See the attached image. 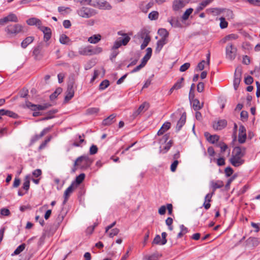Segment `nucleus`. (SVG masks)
Returning <instances> with one entry per match:
<instances>
[{"mask_svg":"<svg viewBox=\"0 0 260 260\" xmlns=\"http://www.w3.org/2000/svg\"><path fill=\"white\" fill-rule=\"evenodd\" d=\"M30 186V181H29V176L27 175L25 176L24 178V181L23 183L22 188L26 191V192H27L28 189H29Z\"/></svg>","mask_w":260,"mask_h":260,"instance_id":"nucleus-39","label":"nucleus"},{"mask_svg":"<svg viewBox=\"0 0 260 260\" xmlns=\"http://www.w3.org/2000/svg\"><path fill=\"white\" fill-rule=\"evenodd\" d=\"M49 45V43H45L41 42L34 47L32 52L34 58L36 60H40L42 58L44 54V48L48 47Z\"/></svg>","mask_w":260,"mask_h":260,"instance_id":"nucleus-1","label":"nucleus"},{"mask_svg":"<svg viewBox=\"0 0 260 260\" xmlns=\"http://www.w3.org/2000/svg\"><path fill=\"white\" fill-rule=\"evenodd\" d=\"M205 63V61L204 60H202L201 62H200L198 66H197V68L196 70L197 71H202L204 70L205 68L204 64Z\"/></svg>","mask_w":260,"mask_h":260,"instance_id":"nucleus-60","label":"nucleus"},{"mask_svg":"<svg viewBox=\"0 0 260 260\" xmlns=\"http://www.w3.org/2000/svg\"><path fill=\"white\" fill-rule=\"evenodd\" d=\"M193 9L192 8H189L187 9L185 12L182 15L181 18L183 20H186L188 19L190 15L193 12Z\"/></svg>","mask_w":260,"mask_h":260,"instance_id":"nucleus-45","label":"nucleus"},{"mask_svg":"<svg viewBox=\"0 0 260 260\" xmlns=\"http://www.w3.org/2000/svg\"><path fill=\"white\" fill-rule=\"evenodd\" d=\"M162 238H161L160 236L159 235H156L154 239H153V241H152V244H156V245H163L164 244H162Z\"/></svg>","mask_w":260,"mask_h":260,"instance_id":"nucleus-47","label":"nucleus"},{"mask_svg":"<svg viewBox=\"0 0 260 260\" xmlns=\"http://www.w3.org/2000/svg\"><path fill=\"white\" fill-rule=\"evenodd\" d=\"M1 115H7L10 117L17 119L18 118V115L17 114L13 112V111L5 110V109H1Z\"/></svg>","mask_w":260,"mask_h":260,"instance_id":"nucleus-27","label":"nucleus"},{"mask_svg":"<svg viewBox=\"0 0 260 260\" xmlns=\"http://www.w3.org/2000/svg\"><path fill=\"white\" fill-rule=\"evenodd\" d=\"M81 157H82L81 162H83V164L80 166V169L84 170L89 168L93 162V160L87 155H82Z\"/></svg>","mask_w":260,"mask_h":260,"instance_id":"nucleus-10","label":"nucleus"},{"mask_svg":"<svg viewBox=\"0 0 260 260\" xmlns=\"http://www.w3.org/2000/svg\"><path fill=\"white\" fill-rule=\"evenodd\" d=\"M26 23L29 25H36L39 29V27L42 26L41 21L35 17L30 18L26 20Z\"/></svg>","mask_w":260,"mask_h":260,"instance_id":"nucleus-19","label":"nucleus"},{"mask_svg":"<svg viewBox=\"0 0 260 260\" xmlns=\"http://www.w3.org/2000/svg\"><path fill=\"white\" fill-rule=\"evenodd\" d=\"M100 111L98 108H90L87 109L86 113L88 115H92L98 113Z\"/></svg>","mask_w":260,"mask_h":260,"instance_id":"nucleus-52","label":"nucleus"},{"mask_svg":"<svg viewBox=\"0 0 260 260\" xmlns=\"http://www.w3.org/2000/svg\"><path fill=\"white\" fill-rule=\"evenodd\" d=\"M236 175H234L228 180V181L225 185V188L226 190H228L230 188L231 183L236 178Z\"/></svg>","mask_w":260,"mask_h":260,"instance_id":"nucleus-56","label":"nucleus"},{"mask_svg":"<svg viewBox=\"0 0 260 260\" xmlns=\"http://www.w3.org/2000/svg\"><path fill=\"white\" fill-rule=\"evenodd\" d=\"M94 11V10L92 9L83 7L78 10L77 13L80 16L83 18H88L95 14Z\"/></svg>","mask_w":260,"mask_h":260,"instance_id":"nucleus-4","label":"nucleus"},{"mask_svg":"<svg viewBox=\"0 0 260 260\" xmlns=\"http://www.w3.org/2000/svg\"><path fill=\"white\" fill-rule=\"evenodd\" d=\"M237 49L232 44L229 43L225 48L226 57L230 60L235 59L237 55Z\"/></svg>","mask_w":260,"mask_h":260,"instance_id":"nucleus-3","label":"nucleus"},{"mask_svg":"<svg viewBox=\"0 0 260 260\" xmlns=\"http://www.w3.org/2000/svg\"><path fill=\"white\" fill-rule=\"evenodd\" d=\"M220 20V24L219 26L221 29L225 28L228 26V22L225 20V19L221 17L219 18Z\"/></svg>","mask_w":260,"mask_h":260,"instance_id":"nucleus-48","label":"nucleus"},{"mask_svg":"<svg viewBox=\"0 0 260 260\" xmlns=\"http://www.w3.org/2000/svg\"><path fill=\"white\" fill-rule=\"evenodd\" d=\"M34 37L32 36H29L26 37L24 40L22 41L21 43V46L23 48H26L27 46L31 43L34 41Z\"/></svg>","mask_w":260,"mask_h":260,"instance_id":"nucleus-29","label":"nucleus"},{"mask_svg":"<svg viewBox=\"0 0 260 260\" xmlns=\"http://www.w3.org/2000/svg\"><path fill=\"white\" fill-rule=\"evenodd\" d=\"M116 116V114H112L109 116L105 118L102 121V124L104 126L110 125L115 121V118Z\"/></svg>","mask_w":260,"mask_h":260,"instance_id":"nucleus-20","label":"nucleus"},{"mask_svg":"<svg viewBox=\"0 0 260 260\" xmlns=\"http://www.w3.org/2000/svg\"><path fill=\"white\" fill-rule=\"evenodd\" d=\"M158 12L155 11L150 12L148 15V18L150 20H156L158 17Z\"/></svg>","mask_w":260,"mask_h":260,"instance_id":"nucleus-49","label":"nucleus"},{"mask_svg":"<svg viewBox=\"0 0 260 260\" xmlns=\"http://www.w3.org/2000/svg\"><path fill=\"white\" fill-rule=\"evenodd\" d=\"M74 95V90L73 87H69L67 88V90L66 91V95L64 97V102H68L70 101Z\"/></svg>","mask_w":260,"mask_h":260,"instance_id":"nucleus-26","label":"nucleus"},{"mask_svg":"<svg viewBox=\"0 0 260 260\" xmlns=\"http://www.w3.org/2000/svg\"><path fill=\"white\" fill-rule=\"evenodd\" d=\"M190 64L189 63L186 62V63H184L183 64H182L180 67L179 70L181 72H185L190 67Z\"/></svg>","mask_w":260,"mask_h":260,"instance_id":"nucleus-59","label":"nucleus"},{"mask_svg":"<svg viewBox=\"0 0 260 260\" xmlns=\"http://www.w3.org/2000/svg\"><path fill=\"white\" fill-rule=\"evenodd\" d=\"M168 22L170 23L172 26L174 27H181L182 24L179 20L178 18L175 17H172L170 19H168Z\"/></svg>","mask_w":260,"mask_h":260,"instance_id":"nucleus-24","label":"nucleus"},{"mask_svg":"<svg viewBox=\"0 0 260 260\" xmlns=\"http://www.w3.org/2000/svg\"><path fill=\"white\" fill-rule=\"evenodd\" d=\"M173 144V141L172 140H170L166 145V146L164 147L162 149H161V147H160L159 152L160 153H166L171 147Z\"/></svg>","mask_w":260,"mask_h":260,"instance_id":"nucleus-41","label":"nucleus"},{"mask_svg":"<svg viewBox=\"0 0 260 260\" xmlns=\"http://www.w3.org/2000/svg\"><path fill=\"white\" fill-rule=\"evenodd\" d=\"M101 39V36L100 35H94L88 38V41L91 44H96L98 43Z\"/></svg>","mask_w":260,"mask_h":260,"instance_id":"nucleus-36","label":"nucleus"},{"mask_svg":"<svg viewBox=\"0 0 260 260\" xmlns=\"http://www.w3.org/2000/svg\"><path fill=\"white\" fill-rule=\"evenodd\" d=\"M239 132L238 142L240 144H243L245 142L247 138L246 128L243 125H240Z\"/></svg>","mask_w":260,"mask_h":260,"instance_id":"nucleus-9","label":"nucleus"},{"mask_svg":"<svg viewBox=\"0 0 260 260\" xmlns=\"http://www.w3.org/2000/svg\"><path fill=\"white\" fill-rule=\"evenodd\" d=\"M25 244L24 243H23V244L20 245L19 246L17 247V248L14 251V254H15V255L19 254L22 251L24 250V249H25Z\"/></svg>","mask_w":260,"mask_h":260,"instance_id":"nucleus-50","label":"nucleus"},{"mask_svg":"<svg viewBox=\"0 0 260 260\" xmlns=\"http://www.w3.org/2000/svg\"><path fill=\"white\" fill-rule=\"evenodd\" d=\"M23 26L20 24H10L5 28V31L9 35L16 36L21 32Z\"/></svg>","mask_w":260,"mask_h":260,"instance_id":"nucleus-2","label":"nucleus"},{"mask_svg":"<svg viewBox=\"0 0 260 260\" xmlns=\"http://www.w3.org/2000/svg\"><path fill=\"white\" fill-rule=\"evenodd\" d=\"M240 117H241V120L243 121L247 120V118L248 117V112L246 111H242L240 113Z\"/></svg>","mask_w":260,"mask_h":260,"instance_id":"nucleus-57","label":"nucleus"},{"mask_svg":"<svg viewBox=\"0 0 260 260\" xmlns=\"http://www.w3.org/2000/svg\"><path fill=\"white\" fill-rule=\"evenodd\" d=\"M71 41L69 37L64 34H62L59 37V42L62 44H68Z\"/></svg>","mask_w":260,"mask_h":260,"instance_id":"nucleus-44","label":"nucleus"},{"mask_svg":"<svg viewBox=\"0 0 260 260\" xmlns=\"http://www.w3.org/2000/svg\"><path fill=\"white\" fill-rule=\"evenodd\" d=\"M76 187L73 185V184H71L65 190L63 194L64 200L62 203L63 205L66 204L71 194L73 192V190Z\"/></svg>","mask_w":260,"mask_h":260,"instance_id":"nucleus-15","label":"nucleus"},{"mask_svg":"<svg viewBox=\"0 0 260 260\" xmlns=\"http://www.w3.org/2000/svg\"><path fill=\"white\" fill-rule=\"evenodd\" d=\"M233 154L232 157H243L245 155L244 152H242V149L240 146H236L234 147Z\"/></svg>","mask_w":260,"mask_h":260,"instance_id":"nucleus-22","label":"nucleus"},{"mask_svg":"<svg viewBox=\"0 0 260 260\" xmlns=\"http://www.w3.org/2000/svg\"><path fill=\"white\" fill-rule=\"evenodd\" d=\"M186 113L184 112L182 113L180 119L178 120L177 123L176 131V132H179L184 125L186 122Z\"/></svg>","mask_w":260,"mask_h":260,"instance_id":"nucleus-18","label":"nucleus"},{"mask_svg":"<svg viewBox=\"0 0 260 260\" xmlns=\"http://www.w3.org/2000/svg\"><path fill=\"white\" fill-rule=\"evenodd\" d=\"M119 232L118 229H106L105 233L108 234L110 238H113L116 236Z\"/></svg>","mask_w":260,"mask_h":260,"instance_id":"nucleus-32","label":"nucleus"},{"mask_svg":"<svg viewBox=\"0 0 260 260\" xmlns=\"http://www.w3.org/2000/svg\"><path fill=\"white\" fill-rule=\"evenodd\" d=\"M184 80V78L183 77H181L174 84L173 86V88L175 89V90L180 89L183 86V82Z\"/></svg>","mask_w":260,"mask_h":260,"instance_id":"nucleus-42","label":"nucleus"},{"mask_svg":"<svg viewBox=\"0 0 260 260\" xmlns=\"http://www.w3.org/2000/svg\"><path fill=\"white\" fill-rule=\"evenodd\" d=\"M63 219H64V216L63 215H60V214L58 215L54 222V225L56 228H58V226H62L61 223L63 222Z\"/></svg>","mask_w":260,"mask_h":260,"instance_id":"nucleus-40","label":"nucleus"},{"mask_svg":"<svg viewBox=\"0 0 260 260\" xmlns=\"http://www.w3.org/2000/svg\"><path fill=\"white\" fill-rule=\"evenodd\" d=\"M210 184L212 188V191L214 192L216 189L221 188L224 185L223 182L221 180H217L215 182L213 181H211Z\"/></svg>","mask_w":260,"mask_h":260,"instance_id":"nucleus-28","label":"nucleus"},{"mask_svg":"<svg viewBox=\"0 0 260 260\" xmlns=\"http://www.w3.org/2000/svg\"><path fill=\"white\" fill-rule=\"evenodd\" d=\"M8 22H18V19L17 16L12 13H10L7 16L0 19V25H3Z\"/></svg>","mask_w":260,"mask_h":260,"instance_id":"nucleus-7","label":"nucleus"},{"mask_svg":"<svg viewBox=\"0 0 260 260\" xmlns=\"http://www.w3.org/2000/svg\"><path fill=\"white\" fill-rule=\"evenodd\" d=\"M204 136L207 140L212 144H215L217 142L219 139V136L217 135H211L209 133L206 132L204 133Z\"/></svg>","mask_w":260,"mask_h":260,"instance_id":"nucleus-16","label":"nucleus"},{"mask_svg":"<svg viewBox=\"0 0 260 260\" xmlns=\"http://www.w3.org/2000/svg\"><path fill=\"white\" fill-rule=\"evenodd\" d=\"M242 158L240 157H231L230 159V162L233 166L238 167L244 163L245 161Z\"/></svg>","mask_w":260,"mask_h":260,"instance_id":"nucleus-17","label":"nucleus"},{"mask_svg":"<svg viewBox=\"0 0 260 260\" xmlns=\"http://www.w3.org/2000/svg\"><path fill=\"white\" fill-rule=\"evenodd\" d=\"M149 31L146 29H143L141 31V38H144L143 42L141 45V49H144L148 45L151 38L149 35Z\"/></svg>","mask_w":260,"mask_h":260,"instance_id":"nucleus-6","label":"nucleus"},{"mask_svg":"<svg viewBox=\"0 0 260 260\" xmlns=\"http://www.w3.org/2000/svg\"><path fill=\"white\" fill-rule=\"evenodd\" d=\"M92 54H98L101 53L103 51L102 47L96 46L94 48L91 47Z\"/></svg>","mask_w":260,"mask_h":260,"instance_id":"nucleus-53","label":"nucleus"},{"mask_svg":"<svg viewBox=\"0 0 260 260\" xmlns=\"http://www.w3.org/2000/svg\"><path fill=\"white\" fill-rule=\"evenodd\" d=\"M37 106L38 105L34 104L28 101H26L25 106H23V108L26 107L27 108L30 109L32 111H36L37 110Z\"/></svg>","mask_w":260,"mask_h":260,"instance_id":"nucleus-43","label":"nucleus"},{"mask_svg":"<svg viewBox=\"0 0 260 260\" xmlns=\"http://www.w3.org/2000/svg\"><path fill=\"white\" fill-rule=\"evenodd\" d=\"M98 148L95 145H92L89 148V154L90 155H94L98 152Z\"/></svg>","mask_w":260,"mask_h":260,"instance_id":"nucleus-54","label":"nucleus"},{"mask_svg":"<svg viewBox=\"0 0 260 260\" xmlns=\"http://www.w3.org/2000/svg\"><path fill=\"white\" fill-rule=\"evenodd\" d=\"M213 1L214 0H204L202 1L200 4V5L196 8L194 14H197L198 12L202 10L205 7L212 3Z\"/></svg>","mask_w":260,"mask_h":260,"instance_id":"nucleus-23","label":"nucleus"},{"mask_svg":"<svg viewBox=\"0 0 260 260\" xmlns=\"http://www.w3.org/2000/svg\"><path fill=\"white\" fill-rule=\"evenodd\" d=\"M149 107V104L147 102H144L142 104L139 108L135 111L134 112L133 116L134 117H137L142 112H144L146 111Z\"/></svg>","mask_w":260,"mask_h":260,"instance_id":"nucleus-13","label":"nucleus"},{"mask_svg":"<svg viewBox=\"0 0 260 260\" xmlns=\"http://www.w3.org/2000/svg\"><path fill=\"white\" fill-rule=\"evenodd\" d=\"M159 257V254L157 253H154L147 258V260H158Z\"/></svg>","mask_w":260,"mask_h":260,"instance_id":"nucleus-64","label":"nucleus"},{"mask_svg":"<svg viewBox=\"0 0 260 260\" xmlns=\"http://www.w3.org/2000/svg\"><path fill=\"white\" fill-rule=\"evenodd\" d=\"M225 173L226 177L231 176L233 173V170L231 167H228L225 169Z\"/></svg>","mask_w":260,"mask_h":260,"instance_id":"nucleus-61","label":"nucleus"},{"mask_svg":"<svg viewBox=\"0 0 260 260\" xmlns=\"http://www.w3.org/2000/svg\"><path fill=\"white\" fill-rule=\"evenodd\" d=\"M85 177V175L84 173L80 174L76 177L75 180L72 182V184H73V185L75 186V187H77L83 182Z\"/></svg>","mask_w":260,"mask_h":260,"instance_id":"nucleus-25","label":"nucleus"},{"mask_svg":"<svg viewBox=\"0 0 260 260\" xmlns=\"http://www.w3.org/2000/svg\"><path fill=\"white\" fill-rule=\"evenodd\" d=\"M167 40H165V39H160L156 43V47L155 48V52L159 53L160 50L162 49L163 46L167 44Z\"/></svg>","mask_w":260,"mask_h":260,"instance_id":"nucleus-30","label":"nucleus"},{"mask_svg":"<svg viewBox=\"0 0 260 260\" xmlns=\"http://www.w3.org/2000/svg\"><path fill=\"white\" fill-rule=\"evenodd\" d=\"M75 78L73 75L70 76L69 80L68 83V87H73L75 84Z\"/></svg>","mask_w":260,"mask_h":260,"instance_id":"nucleus-58","label":"nucleus"},{"mask_svg":"<svg viewBox=\"0 0 260 260\" xmlns=\"http://www.w3.org/2000/svg\"><path fill=\"white\" fill-rule=\"evenodd\" d=\"M242 72V71L241 68L237 67L236 69L233 82L234 87L236 90H237L241 82Z\"/></svg>","mask_w":260,"mask_h":260,"instance_id":"nucleus-5","label":"nucleus"},{"mask_svg":"<svg viewBox=\"0 0 260 260\" xmlns=\"http://www.w3.org/2000/svg\"><path fill=\"white\" fill-rule=\"evenodd\" d=\"M190 104H192V108L194 111H198L201 109L203 107V103L200 104L199 100L197 99H194V98L189 101Z\"/></svg>","mask_w":260,"mask_h":260,"instance_id":"nucleus-21","label":"nucleus"},{"mask_svg":"<svg viewBox=\"0 0 260 260\" xmlns=\"http://www.w3.org/2000/svg\"><path fill=\"white\" fill-rule=\"evenodd\" d=\"M39 29L44 34V40L45 42V43H48L47 42L50 39L52 35L51 29L47 26H41L39 27Z\"/></svg>","mask_w":260,"mask_h":260,"instance_id":"nucleus-11","label":"nucleus"},{"mask_svg":"<svg viewBox=\"0 0 260 260\" xmlns=\"http://www.w3.org/2000/svg\"><path fill=\"white\" fill-rule=\"evenodd\" d=\"M157 33L160 36L162 37L161 39H165V40H167V38L168 37L169 34L166 29L159 28L158 30Z\"/></svg>","mask_w":260,"mask_h":260,"instance_id":"nucleus-37","label":"nucleus"},{"mask_svg":"<svg viewBox=\"0 0 260 260\" xmlns=\"http://www.w3.org/2000/svg\"><path fill=\"white\" fill-rule=\"evenodd\" d=\"M79 53L80 55H91L92 51H91V46H88L85 47L82 49H81Z\"/></svg>","mask_w":260,"mask_h":260,"instance_id":"nucleus-34","label":"nucleus"},{"mask_svg":"<svg viewBox=\"0 0 260 260\" xmlns=\"http://www.w3.org/2000/svg\"><path fill=\"white\" fill-rule=\"evenodd\" d=\"M123 45L122 44V43L120 42V41L119 40H116L114 43V45L113 47H112V50H116L118 49L121 46Z\"/></svg>","mask_w":260,"mask_h":260,"instance_id":"nucleus-62","label":"nucleus"},{"mask_svg":"<svg viewBox=\"0 0 260 260\" xmlns=\"http://www.w3.org/2000/svg\"><path fill=\"white\" fill-rule=\"evenodd\" d=\"M224 9L219 8H210L206 10V11L208 13H212L214 15H218L223 12Z\"/></svg>","mask_w":260,"mask_h":260,"instance_id":"nucleus-33","label":"nucleus"},{"mask_svg":"<svg viewBox=\"0 0 260 260\" xmlns=\"http://www.w3.org/2000/svg\"><path fill=\"white\" fill-rule=\"evenodd\" d=\"M226 125L227 121L225 119H222L217 122L215 121L213 123V128L215 130H221L225 127Z\"/></svg>","mask_w":260,"mask_h":260,"instance_id":"nucleus-14","label":"nucleus"},{"mask_svg":"<svg viewBox=\"0 0 260 260\" xmlns=\"http://www.w3.org/2000/svg\"><path fill=\"white\" fill-rule=\"evenodd\" d=\"M194 84L192 83L191 85L189 93V100L191 101L194 98Z\"/></svg>","mask_w":260,"mask_h":260,"instance_id":"nucleus-51","label":"nucleus"},{"mask_svg":"<svg viewBox=\"0 0 260 260\" xmlns=\"http://www.w3.org/2000/svg\"><path fill=\"white\" fill-rule=\"evenodd\" d=\"M51 136L48 137L44 142H43L40 146L39 147V150H42L44 148L46 145V144L51 140Z\"/></svg>","mask_w":260,"mask_h":260,"instance_id":"nucleus-55","label":"nucleus"},{"mask_svg":"<svg viewBox=\"0 0 260 260\" xmlns=\"http://www.w3.org/2000/svg\"><path fill=\"white\" fill-rule=\"evenodd\" d=\"M191 0H175L173 2L172 8L174 11H177L183 8Z\"/></svg>","mask_w":260,"mask_h":260,"instance_id":"nucleus-8","label":"nucleus"},{"mask_svg":"<svg viewBox=\"0 0 260 260\" xmlns=\"http://www.w3.org/2000/svg\"><path fill=\"white\" fill-rule=\"evenodd\" d=\"M253 82V78L250 76H248L244 79V82L246 85H250Z\"/></svg>","mask_w":260,"mask_h":260,"instance_id":"nucleus-63","label":"nucleus"},{"mask_svg":"<svg viewBox=\"0 0 260 260\" xmlns=\"http://www.w3.org/2000/svg\"><path fill=\"white\" fill-rule=\"evenodd\" d=\"M118 36H121L117 40H119L123 46H126L131 40V37L126 33L123 32L122 31H119L117 32Z\"/></svg>","mask_w":260,"mask_h":260,"instance_id":"nucleus-12","label":"nucleus"},{"mask_svg":"<svg viewBox=\"0 0 260 260\" xmlns=\"http://www.w3.org/2000/svg\"><path fill=\"white\" fill-rule=\"evenodd\" d=\"M62 91V89L61 87H58L56 89L55 91L52 93L49 96L51 101H53L57 98L58 95H59Z\"/></svg>","mask_w":260,"mask_h":260,"instance_id":"nucleus-38","label":"nucleus"},{"mask_svg":"<svg viewBox=\"0 0 260 260\" xmlns=\"http://www.w3.org/2000/svg\"><path fill=\"white\" fill-rule=\"evenodd\" d=\"M98 5L100 9L107 10H111L112 9L111 5L106 1L98 2Z\"/></svg>","mask_w":260,"mask_h":260,"instance_id":"nucleus-35","label":"nucleus"},{"mask_svg":"<svg viewBox=\"0 0 260 260\" xmlns=\"http://www.w3.org/2000/svg\"><path fill=\"white\" fill-rule=\"evenodd\" d=\"M58 112V110L57 109H53L49 111L46 114L47 115V116L43 117L40 119L41 121H45L47 120L50 119H52L54 117L53 116L54 114H56Z\"/></svg>","mask_w":260,"mask_h":260,"instance_id":"nucleus-31","label":"nucleus"},{"mask_svg":"<svg viewBox=\"0 0 260 260\" xmlns=\"http://www.w3.org/2000/svg\"><path fill=\"white\" fill-rule=\"evenodd\" d=\"M110 84L109 80L105 79L103 80L99 85V89L101 90H104L109 86Z\"/></svg>","mask_w":260,"mask_h":260,"instance_id":"nucleus-46","label":"nucleus"}]
</instances>
